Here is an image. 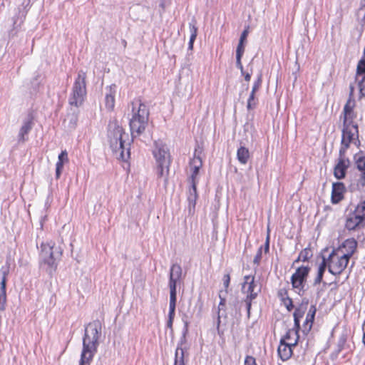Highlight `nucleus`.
I'll return each mask as SVG.
<instances>
[{"mask_svg": "<svg viewBox=\"0 0 365 365\" xmlns=\"http://www.w3.org/2000/svg\"><path fill=\"white\" fill-rule=\"evenodd\" d=\"M33 126L32 120L31 119H27L25 120L20 128L19 133V141L24 142L26 141L25 135H27L30 130H31Z\"/></svg>", "mask_w": 365, "mask_h": 365, "instance_id": "25", "label": "nucleus"}, {"mask_svg": "<svg viewBox=\"0 0 365 365\" xmlns=\"http://www.w3.org/2000/svg\"><path fill=\"white\" fill-rule=\"evenodd\" d=\"M356 18L358 22L363 28L365 25V0L361 1L360 7L356 11Z\"/></svg>", "mask_w": 365, "mask_h": 365, "instance_id": "30", "label": "nucleus"}, {"mask_svg": "<svg viewBox=\"0 0 365 365\" xmlns=\"http://www.w3.org/2000/svg\"><path fill=\"white\" fill-rule=\"evenodd\" d=\"M300 261H302V259L299 258V255L297 259L294 260V263H297V262H299Z\"/></svg>", "mask_w": 365, "mask_h": 365, "instance_id": "60", "label": "nucleus"}, {"mask_svg": "<svg viewBox=\"0 0 365 365\" xmlns=\"http://www.w3.org/2000/svg\"><path fill=\"white\" fill-rule=\"evenodd\" d=\"M282 302L288 311L290 312L294 308L292 299L289 297L286 296L285 298H282Z\"/></svg>", "mask_w": 365, "mask_h": 365, "instance_id": "40", "label": "nucleus"}, {"mask_svg": "<svg viewBox=\"0 0 365 365\" xmlns=\"http://www.w3.org/2000/svg\"><path fill=\"white\" fill-rule=\"evenodd\" d=\"M323 276V274L317 273V276L314 279L313 284L317 285L318 284H320L322 282Z\"/></svg>", "mask_w": 365, "mask_h": 365, "instance_id": "53", "label": "nucleus"}, {"mask_svg": "<svg viewBox=\"0 0 365 365\" xmlns=\"http://www.w3.org/2000/svg\"><path fill=\"white\" fill-rule=\"evenodd\" d=\"M354 163L358 172H365V155L359 153L354 156Z\"/></svg>", "mask_w": 365, "mask_h": 365, "instance_id": "27", "label": "nucleus"}, {"mask_svg": "<svg viewBox=\"0 0 365 365\" xmlns=\"http://www.w3.org/2000/svg\"><path fill=\"white\" fill-rule=\"evenodd\" d=\"M219 297H220V304H219V306H218L217 317V329L218 331L220 330V323H221L220 315V309H222L221 307H224L225 305V303H226V299H225V297H222L220 294H219Z\"/></svg>", "mask_w": 365, "mask_h": 365, "instance_id": "35", "label": "nucleus"}, {"mask_svg": "<svg viewBox=\"0 0 365 365\" xmlns=\"http://www.w3.org/2000/svg\"><path fill=\"white\" fill-rule=\"evenodd\" d=\"M363 343L365 345V332L364 333V335H363Z\"/></svg>", "mask_w": 365, "mask_h": 365, "instance_id": "62", "label": "nucleus"}, {"mask_svg": "<svg viewBox=\"0 0 365 365\" xmlns=\"http://www.w3.org/2000/svg\"><path fill=\"white\" fill-rule=\"evenodd\" d=\"M182 277V268L178 264H173L170 269L169 286L177 287Z\"/></svg>", "mask_w": 365, "mask_h": 365, "instance_id": "20", "label": "nucleus"}, {"mask_svg": "<svg viewBox=\"0 0 365 365\" xmlns=\"http://www.w3.org/2000/svg\"><path fill=\"white\" fill-rule=\"evenodd\" d=\"M360 98L365 97V79L361 78L358 82Z\"/></svg>", "mask_w": 365, "mask_h": 365, "instance_id": "43", "label": "nucleus"}, {"mask_svg": "<svg viewBox=\"0 0 365 365\" xmlns=\"http://www.w3.org/2000/svg\"><path fill=\"white\" fill-rule=\"evenodd\" d=\"M163 9H164V3H161L160 5Z\"/></svg>", "mask_w": 365, "mask_h": 365, "instance_id": "64", "label": "nucleus"}, {"mask_svg": "<svg viewBox=\"0 0 365 365\" xmlns=\"http://www.w3.org/2000/svg\"><path fill=\"white\" fill-rule=\"evenodd\" d=\"M195 41V39L190 38V41H189V43H188L189 49L192 50L193 48V43H194Z\"/></svg>", "mask_w": 365, "mask_h": 365, "instance_id": "58", "label": "nucleus"}, {"mask_svg": "<svg viewBox=\"0 0 365 365\" xmlns=\"http://www.w3.org/2000/svg\"><path fill=\"white\" fill-rule=\"evenodd\" d=\"M358 242L354 238L346 239L338 249H341L340 252L351 258L356 252Z\"/></svg>", "mask_w": 365, "mask_h": 365, "instance_id": "17", "label": "nucleus"}, {"mask_svg": "<svg viewBox=\"0 0 365 365\" xmlns=\"http://www.w3.org/2000/svg\"><path fill=\"white\" fill-rule=\"evenodd\" d=\"M242 57H236V66L241 71L242 74H244V68L241 62Z\"/></svg>", "mask_w": 365, "mask_h": 365, "instance_id": "51", "label": "nucleus"}, {"mask_svg": "<svg viewBox=\"0 0 365 365\" xmlns=\"http://www.w3.org/2000/svg\"><path fill=\"white\" fill-rule=\"evenodd\" d=\"M293 347H294V346L287 344V341H284V339H280L277 351L282 361H287L292 356Z\"/></svg>", "mask_w": 365, "mask_h": 365, "instance_id": "19", "label": "nucleus"}, {"mask_svg": "<svg viewBox=\"0 0 365 365\" xmlns=\"http://www.w3.org/2000/svg\"><path fill=\"white\" fill-rule=\"evenodd\" d=\"M310 271V267L302 266L297 269L296 272L292 275L291 283L294 289H297V293L302 296L304 293V285Z\"/></svg>", "mask_w": 365, "mask_h": 365, "instance_id": "11", "label": "nucleus"}, {"mask_svg": "<svg viewBox=\"0 0 365 365\" xmlns=\"http://www.w3.org/2000/svg\"><path fill=\"white\" fill-rule=\"evenodd\" d=\"M347 336L343 334L340 336L337 342V349L335 351V354L337 356L344 348V345L346 342Z\"/></svg>", "mask_w": 365, "mask_h": 365, "instance_id": "33", "label": "nucleus"}, {"mask_svg": "<svg viewBox=\"0 0 365 365\" xmlns=\"http://www.w3.org/2000/svg\"><path fill=\"white\" fill-rule=\"evenodd\" d=\"M262 247L261 246L258 249L256 255L254 257V259H253V263L254 264H255L257 265L259 264V262H260L261 259H262Z\"/></svg>", "mask_w": 365, "mask_h": 365, "instance_id": "45", "label": "nucleus"}, {"mask_svg": "<svg viewBox=\"0 0 365 365\" xmlns=\"http://www.w3.org/2000/svg\"><path fill=\"white\" fill-rule=\"evenodd\" d=\"M86 73L81 70L78 73L72 87V91L70 95L68 103L72 106L79 107L84 101L86 96Z\"/></svg>", "mask_w": 365, "mask_h": 365, "instance_id": "6", "label": "nucleus"}, {"mask_svg": "<svg viewBox=\"0 0 365 365\" xmlns=\"http://www.w3.org/2000/svg\"><path fill=\"white\" fill-rule=\"evenodd\" d=\"M354 86L353 84H350L349 85V99H351V100L354 96Z\"/></svg>", "mask_w": 365, "mask_h": 365, "instance_id": "55", "label": "nucleus"}, {"mask_svg": "<svg viewBox=\"0 0 365 365\" xmlns=\"http://www.w3.org/2000/svg\"><path fill=\"white\" fill-rule=\"evenodd\" d=\"M312 327V324L311 322L305 320V322H304V324L302 325V332L304 334L309 333V331L311 330Z\"/></svg>", "mask_w": 365, "mask_h": 365, "instance_id": "46", "label": "nucleus"}, {"mask_svg": "<svg viewBox=\"0 0 365 365\" xmlns=\"http://www.w3.org/2000/svg\"><path fill=\"white\" fill-rule=\"evenodd\" d=\"M127 135L123 132V128L117 120L110 121L108 125V138L110 148L123 160H125L130 156V143H126L123 139Z\"/></svg>", "mask_w": 365, "mask_h": 365, "instance_id": "2", "label": "nucleus"}, {"mask_svg": "<svg viewBox=\"0 0 365 365\" xmlns=\"http://www.w3.org/2000/svg\"><path fill=\"white\" fill-rule=\"evenodd\" d=\"M175 307H176V304H169V313H168V316H170V317H175Z\"/></svg>", "mask_w": 365, "mask_h": 365, "instance_id": "52", "label": "nucleus"}, {"mask_svg": "<svg viewBox=\"0 0 365 365\" xmlns=\"http://www.w3.org/2000/svg\"><path fill=\"white\" fill-rule=\"evenodd\" d=\"M250 155L248 148L245 146H240L237 151V158L238 161L242 164L245 165L248 162L250 159Z\"/></svg>", "mask_w": 365, "mask_h": 365, "instance_id": "26", "label": "nucleus"}, {"mask_svg": "<svg viewBox=\"0 0 365 365\" xmlns=\"http://www.w3.org/2000/svg\"><path fill=\"white\" fill-rule=\"evenodd\" d=\"M63 254V249L54 242H43L39 255L40 268L52 275L56 270Z\"/></svg>", "mask_w": 365, "mask_h": 365, "instance_id": "3", "label": "nucleus"}, {"mask_svg": "<svg viewBox=\"0 0 365 365\" xmlns=\"http://www.w3.org/2000/svg\"><path fill=\"white\" fill-rule=\"evenodd\" d=\"M133 115L130 120V128L133 138H137L144 133L148 122L149 110L140 99H135L132 102Z\"/></svg>", "mask_w": 365, "mask_h": 365, "instance_id": "4", "label": "nucleus"}, {"mask_svg": "<svg viewBox=\"0 0 365 365\" xmlns=\"http://www.w3.org/2000/svg\"><path fill=\"white\" fill-rule=\"evenodd\" d=\"M341 249H334L328 257V271L333 275H339L346 268L350 259L340 252Z\"/></svg>", "mask_w": 365, "mask_h": 365, "instance_id": "8", "label": "nucleus"}, {"mask_svg": "<svg viewBox=\"0 0 365 365\" xmlns=\"http://www.w3.org/2000/svg\"><path fill=\"white\" fill-rule=\"evenodd\" d=\"M245 365H257L255 359L252 356H247L245 359Z\"/></svg>", "mask_w": 365, "mask_h": 365, "instance_id": "47", "label": "nucleus"}, {"mask_svg": "<svg viewBox=\"0 0 365 365\" xmlns=\"http://www.w3.org/2000/svg\"><path fill=\"white\" fill-rule=\"evenodd\" d=\"M21 10L18 9V13H16L12 18V29L9 31L10 36H14L16 34L18 31L19 30L21 24L24 21L25 16H20Z\"/></svg>", "mask_w": 365, "mask_h": 365, "instance_id": "24", "label": "nucleus"}, {"mask_svg": "<svg viewBox=\"0 0 365 365\" xmlns=\"http://www.w3.org/2000/svg\"><path fill=\"white\" fill-rule=\"evenodd\" d=\"M244 52H245L244 43L239 41V43L237 45V49H236V57H242Z\"/></svg>", "mask_w": 365, "mask_h": 365, "instance_id": "44", "label": "nucleus"}, {"mask_svg": "<svg viewBox=\"0 0 365 365\" xmlns=\"http://www.w3.org/2000/svg\"><path fill=\"white\" fill-rule=\"evenodd\" d=\"M269 235L267 236V240H266V242H265V245H264V252H268L269 250Z\"/></svg>", "mask_w": 365, "mask_h": 365, "instance_id": "56", "label": "nucleus"}, {"mask_svg": "<svg viewBox=\"0 0 365 365\" xmlns=\"http://www.w3.org/2000/svg\"><path fill=\"white\" fill-rule=\"evenodd\" d=\"M262 83V74H259L258 76L257 80L254 82V84L252 86L251 91L254 92V93H257L259 91V88L261 87Z\"/></svg>", "mask_w": 365, "mask_h": 365, "instance_id": "39", "label": "nucleus"}, {"mask_svg": "<svg viewBox=\"0 0 365 365\" xmlns=\"http://www.w3.org/2000/svg\"><path fill=\"white\" fill-rule=\"evenodd\" d=\"M191 175L188 180L190 187L187 191L188 212L193 214L195 212L196 201L198 197L197 192V185L199 182L198 175L201 168L190 167Z\"/></svg>", "mask_w": 365, "mask_h": 365, "instance_id": "10", "label": "nucleus"}, {"mask_svg": "<svg viewBox=\"0 0 365 365\" xmlns=\"http://www.w3.org/2000/svg\"><path fill=\"white\" fill-rule=\"evenodd\" d=\"M299 329L295 327L292 329H288L286 334L282 339H284V341H288L287 344L296 346L299 339Z\"/></svg>", "mask_w": 365, "mask_h": 365, "instance_id": "23", "label": "nucleus"}, {"mask_svg": "<svg viewBox=\"0 0 365 365\" xmlns=\"http://www.w3.org/2000/svg\"><path fill=\"white\" fill-rule=\"evenodd\" d=\"M359 133L358 125L343 124L341 129V145L339 152L346 153L353 143L356 145H360Z\"/></svg>", "mask_w": 365, "mask_h": 365, "instance_id": "7", "label": "nucleus"}, {"mask_svg": "<svg viewBox=\"0 0 365 365\" xmlns=\"http://www.w3.org/2000/svg\"><path fill=\"white\" fill-rule=\"evenodd\" d=\"M223 284L225 289H227L230 282V274H225L222 279Z\"/></svg>", "mask_w": 365, "mask_h": 365, "instance_id": "50", "label": "nucleus"}, {"mask_svg": "<svg viewBox=\"0 0 365 365\" xmlns=\"http://www.w3.org/2000/svg\"><path fill=\"white\" fill-rule=\"evenodd\" d=\"M153 154L155 159L157 176L158 178L165 177V181L166 182L170 164V155L168 149L163 143L155 142Z\"/></svg>", "mask_w": 365, "mask_h": 365, "instance_id": "5", "label": "nucleus"}, {"mask_svg": "<svg viewBox=\"0 0 365 365\" xmlns=\"http://www.w3.org/2000/svg\"><path fill=\"white\" fill-rule=\"evenodd\" d=\"M285 295H287V291L286 290H279V296L281 297V298H285L286 297H284Z\"/></svg>", "mask_w": 365, "mask_h": 365, "instance_id": "59", "label": "nucleus"}, {"mask_svg": "<svg viewBox=\"0 0 365 365\" xmlns=\"http://www.w3.org/2000/svg\"><path fill=\"white\" fill-rule=\"evenodd\" d=\"M123 45H124L125 46H126V41H125V40H123Z\"/></svg>", "mask_w": 365, "mask_h": 365, "instance_id": "63", "label": "nucleus"}, {"mask_svg": "<svg viewBox=\"0 0 365 365\" xmlns=\"http://www.w3.org/2000/svg\"><path fill=\"white\" fill-rule=\"evenodd\" d=\"M189 29L190 31V38L196 39L197 35V27L196 26V21L192 19L191 22L189 23Z\"/></svg>", "mask_w": 365, "mask_h": 365, "instance_id": "36", "label": "nucleus"}, {"mask_svg": "<svg viewBox=\"0 0 365 365\" xmlns=\"http://www.w3.org/2000/svg\"><path fill=\"white\" fill-rule=\"evenodd\" d=\"M364 221L365 220L354 210V212L348 215L346 220L345 227L350 231L355 230L362 225Z\"/></svg>", "mask_w": 365, "mask_h": 365, "instance_id": "15", "label": "nucleus"}, {"mask_svg": "<svg viewBox=\"0 0 365 365\" xmlns=\"http://www.w3.org/2000/svg\"><path fill=\"white\" fill-rule=\"evenodd\" d=\"M58 160L63 161L64 163L68 160V153L66 150L61 151V153L58 155Z\"/></svg>", "mask_w": 365, "mask_h": 365, "instance_id": "48", "label": "nucleus"}, {"mask_svg": "<svg viewBox=\"0 0 365 365\" xmlns=\"http://www.w3.org/2000/svg\"><path fill=\"white\" fill-rule=\"evenodd\" d=\"M116 85L111 84L105 88V106L108 110H112L115 106V96Z\"/></svg>", "mask_w": 365, "mask_h": 365, "instance_id": "18", "label": "nucleus"}, {"mask_svg": "<svg viewBox=\"0 0 365 365\" xmlns=\"http://www.w3.org/2000/svg\"><path fill=\"white\" fill-rule=\"evenodd\" d=\"M101 330L102 326L99 320H94L86 327L79 365H90L99 346L98 339Z\"/></svg>", "mask_w": 365, "mask_h": 365, "instance_id": "1", "label": "nucleus"}, {"mask_svg": "<svg viewBox=\"0 0 365 365\" xmlns=\"http://www.w3.org/2000/svg\"><path fill=\"white\" fill-rule=\"evenodd\" d=\"M249 27H247L241 34V36H240V42H242L244 43L246 39H247V37L248 36V33H249Z\"/></svg>", "mask_w": 365, "mask_h": 365, "instance_id": "49", "label": "nucleus"}, {"mask_svg": "<svg viewBox=\"0 0 365 365\" xmlns=\"http://www.w3.org/2000/svg\"><path fill=\"white\" fill-rule=\"evenodd\" d=\"M359 76H362L361 78L365 79V59L361 58L359 61L357 67H356V80H357V77Z\"/></svg>", "mask_w": 365, "mask_h": 365, "instance_id": "32", "label": "nucleus"}, {"mask_svg": "<svg viewBox=\"0 0 365 365\" xmlns=\"http://www.w3.org/2000/svg\"><path fill=\"white\" fill-rule=\"evenodd\" d=\"M299 255L302 262H307L312 257L313 255L312 250L309 247H307L302 250Z\"/></svg>", "mask_w": 365, "mask_h": 365, "instance_id": "34", "label": "nucleus"}, {"mask_svg": "<svg viewBox=\"0 0 365 365\" xmlns=\"http://www.w3.org/2000/svg\"><path fill=\"white\" fill-rule=\"evenodd\" d=\"M256 93L252 92L247 99V108L248 110H254L258 104V98L255 96Z\"/></svg>", "mask_w": 365, "mask_h": 365, "instance_id": "31", "label": "nucleus"}, {"mask_svg": "<svg viewBox=\"0 0 365 365\" xmlns=\"http://www.w3.org/2000/svg\"><path fill=\"white\" fill-rule=\"evenodd\" d=\"M188 353L182 347V343L178 344L175 352L174 365H185Z\"/></svg>", "mask_w": 365, "mask_h": 365, "instance_id": "21", "label": "nucleus"}, {"mask_svg": "<svg viewBox=\"0 0 365 365\" xmlns=\"http://www.w3.org/2000/svg\"><path fill=\"white\" fill-rule=\"evenodd\" d=\"M63 161L58 160L56 165V178L58 179L61 175L63 168Z\"/></svg>", "mask_w": 365, "mask_h": 365, "instance_id": "41", "label": "nucleus"}, {"mask_svg": "<svg viewBox=\"0 0 365 365\" xmlns=\"http://www.w3.org/2000/svg\"><path fill=\"white\" fill-rule=\"evenodd\" d=\"M253 275H246L244 277V281L242 284V292L246 294L245 302L247 311L248 317L250 314L252 302L257 298L258 294L261 292L260 286L257 285Z\"/></svg>", "mask_w": 365, "mask_h": 365, "instance_id": "9", "label": "nucleus"}, {"mask_svg": "<svg viewBox=\"0 0 365 365\" xmlns=\"http://www.w3.org/2000/svg\"><path fill=\"white\" fill-rule=\"evenodd\" d=\"M244 76H245V80L246 81H250V78H251V73H245L244 71V74H242Z\"/></svg>", "mask_w": 365, "mask_h": 365, "instance_id": "57", "label": "nucleus"}, {"mask_svg": "<svg viewBox=\"0 0 365 365\" xmlns=\"http://www.w3.org/2000/svg\"><path fill=\"white\" fill-rule=\"evenodd\" d=\"M346 153L339 152L338 163L334 168V175L338 180L346 177V170L350 165V160L346 156Z\"/></svg>", "mask_w": 365, "mask_h": 365, "instance_id": "12", "label": "nucleus"}, {"mask_svg": "<svg viewBox=\"0 0 365 365\" xmlns=\"http://www.w3.org/2000/svg\"><path fill=\"white\" fill-rule=\"evenodd\" d=\"M346 192V187L343 182H336L332 184L331 202L337 204L344 199V195Z\"/></svg>", "mask_w": 365, "mask_h": 365, "instance_id": "16", "label": "nucleus"}, {"mask_svg": "<svg viewBox=\"0 0 365 365\" xmlns=\"http://www.w3.org/2000/svg\"><path fill=\"white\" fill-rule=\"evenodd\" d=\"M355 106L354 101L349 99L344 106L343 112L341 115L343 124L358 125L354 120L356 118V113L354 110Z\"/></svg>", "mask_w": 365, "mask_h": 365, "instance_id": "13", "label": "nucleus"}, {"mask_svg": "<svg viewBox=\"0 0 365 365\" xmlns=\"http://www.w3.org/2000/svg\"><path fill=\"white\" fill-rule=\"evenodd\" d=\"M202 150L199 146L195 149L194 157L190 161V167H200L202 166V161L200 157Z\"/></svg>", "mask_w": 365, "mask_h": 365, "instance_id": "28", "label": "nucleus"}, {"mask_svg": "<svg viewBox=\"0 0 365 365\" xmlns=\"http://www.w3.org/2000/svg\"><path fill=\"white\" fill-rule=\"evenodd\" d=\"M327 267H328V258L326 259L324 257H323L322 262L318 268V273L324 274Z\"/></svg>", "mask_w": 365, "mask_h": 365, "instance_id": "42", "label": "nucleus"}, {"mask_svg": "<svg viewBox=\"0 0 365 365\" xmlns=\"http://www.w3.org/2000/svg\"><path fill=\"white\" fill-rule=\"evenodd\" d=\"M170 288V304H176L177 291L176 287L169 286Z\"/></svg>", "mask_w": 365, "mask_h": 365, "instance_id": "38", "label": "nucleus"}, {"mask_svg": "<svg viewBox=\"0 0 365 365\" xmlns=\"http://www.w3.org/2000/svg\"><path fill=\"white\" fill-rule=\"evenodd\" d=\"M6 273L4 272L2 280L0 283V312L6 309Z\"/></svg>", "mask_w": 365, "mask_h": 365, "instance_id": "22", "label": "nucleus"}, {"mask_svg": "<svg viewBox=\"0 0 365 365\" xmlns=\"http://www.w3.org/2000/svg\"><path fill=\"white\" fill-rule=\"evenodd\" d=\"M305 308L298 307L295 309L293 316L294 322V327L297 329H300V319L304 317Z\"/></svg>", "mask_w": 365, "mask_h": 365, "instance_id": "29", "label": "nucleus"}, {"mask_svg": "<svg viewBox=\"0 0 365 365\" xmlns=\"http://www.w3.org/2000/svg\"><path fill=\"white\" fill-rule=\"evenodd\" d=\"M185 328L187 329L188 327V322L187 321H184Z\"/></svg>", "mask_w": 365, "mask_h": 365, "instance_id": "61", "label": "nucleus"}, {"mask_svg": "<svg viewBox=\"0 0 365 365\" xmlns=\"http://www.w3.org/2000/svg\"><path fill=\"white\" fill-rule=\"evenodd\" d=\"M349 190L351 192L361 191L365 187V172L355 173L349 177Z\"/></svg>", "mask_w": 365, "mask_h": 365, "instance_id": "14", "label": "nucleus"}, {"mask_svg": "<svg viewBox=\"0 0 365 365\" xmlns=\"http://www.w3.org/2000/svg\"><path fill=\"white\" fill-rule=\"evenodd\" d=\"M316 312L317 309L315 305H311L306 317V321L309 322L313 324Z\"/></svg>", "mask_w": 365, "mask_h": 365, "instance_id": "37", "label": "nucleus"}, {"mask_svg": "<svg viewBox=\"0 0 365 365\" xmlns=\"http://www.w3.org/2000/svg\"><path fill=\"white\" fill-rule=\"evenodd\" d=\"M175 317H170L168 316V320L167 322V327L172 329H173V323Z\"/></svg>", "mask_w": 365, "mask_h": 365, "instance_id": "54", "label": "nucleus"}]
</instances>
